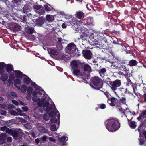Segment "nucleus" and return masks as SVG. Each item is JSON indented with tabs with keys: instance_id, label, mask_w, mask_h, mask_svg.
Masks as SVG:
<instances>
[{
	"instance_id": "nucleus-1",
	"label": "nucleus",
	"mask_w": 146,
	"mask_h": 146,
	"mask_svg": "<svg viewBox=\"0 0 146 146\" xmlns=\"http://www.w3.org/2000/svg\"><path fill=\"white\" fill-rule=\"evenodd\" d=\"M104 124L107 129L111 132L116 131L120 127V123L118 119L116 118L108 119Z\"/></svg>"
},
{
	"instance_id": "nucleus-33",
	"label": "nucleus",
	"mask_w": 146,
	"mask_h": 146,
	"mask_svg": "<svg viewBox=\"0 0 146 146\" xmlns=\"http://www.w3.org/2000/svg\"><path fill=\"white\" fill-rule=\"evenodd\" d=\"M31 81V80L29 77L27 76L26 77L23 79L24 83L27 84H29Z\"/></svg>"
},
{
	"instance_id": "nucleus-52",
	"label": "nucleus",
	"mask_w": 146,
	"mask_h": 146,
	"mask_svg": "<svg viewBox=\"0 0 146 146\" xmlns=\"http://www.w3.org/2000/svg\"><path fill=\"white\" fill-rule=\"evenodd\" d=\"M13 130L11 129H10L7 127L5 132L11 135Z\"/></svg>"
},
{
	"instance_id": "nucleus-18",
	"label": "nucleus",
	"mask_w": 146,
	"mask_h": 146,
	"mask_svg": "<svg viewBox=\"0 0 146 146\" xmlns=\"http://www.w3.org/2000/svg\"><path fill=\"white\" fill-rule=\"evenodd\" d=\"M64 17L65 18L68 19V20L66 21L68 23H69L72 25H73V24H74V23H73L74 22L73 21L71 15L66 14Z\"/></svg>"
},
{
	"instance_id": "nucleus-28",
	"label": "nucleus",
	"mask_w": 146,
	"mask_h": 146,
	"mask_svg": "<svg viewBox=\"0 0 146 146\" xmlns=\"http://www.w3.org/2000/svg\"><path fill=\"white\" fill-rule=\"evenodd\" d=\"M115 3L114 1H108L107 2V4L109 8H113L115 5Z\"/></svg>"
},
{
	"instance_id": "nucleus-41",
	"label": "nucleus",
	"mask_w": 146,
	"mask_h": 146,
	"mask_svg": "<svg viewBox=\"0 0 146 146\" xmlns=\"http://www.w3.org/2000/svg\"><path fill=\"white\" fill-rule=\"evenodd\" d=\"M50 116L47 113L45 114L43 116V119L46 121L48 120L50 118Z\"/></svg>"
},
{
	"instance_id": "nucleus-48",
	"label": "nucleus",
	"mask_w": 146,
	"mask_h": 146,
	"mask_svg": "<svg viewBox=\"0 0 146 146\" xmlns=\"http://www.w3.org/2000/svg\"><path fill=\"white\" fill-rule=\"evenodd\" d=\"M0 108L5 110H7L8 108V107L7 106V105L5 104H0Z\"/></svg>"
},
{
	"instance_id": "nucleus-21",
	"label": "nucleus",
	"mask_w": 146,
	"mask_h": 146,
	"mask_svg": "<svg viewBox=\"0 0 146 146\" xmlns=\"http://www.w3.org/2000/svg\"><path fill=\"white\" fill-rule=\"evenodd\" d=\"M73 74L77 76H80L82 79L83 73L82 72H80L79 70L78 69H75L71 70Z\"/></svg>"
},
{
	"instance_id": "nucleus-14",
	"label": "nucleus",
	"mask_w": 146,
	"mask_h": 146,
	"mask_svg": "<svg viewBox=\"0 0 146 146\" xmlns=\"http://www.w3.org/2000/svg\"><path fill=\"white\" fill-rule=\"evenodd\" d=\"M117 100V98L114 97L110 98V99H108L107 101L108 103L110 104V105L112 107L115 106V102Z\"/></svg>"
},
{
	"instance_id": "nucleus-17",
	"label": "nucleus",
	"mask_w": 146,
	"mask_h": 146,
	"mask_svg": "<svg viewBox=\"0 0 146 146\" xmlns=\"http://www.w3.org/2000/svg\"><path fill=\"white\" fill-rule=\"evenodd\" d=\"M70 66L72 68L71 70L78 69L79 67V65L77 64V61L76 60H73L71 62Z\"/></svg>"
},
{
	"instance_id": "nucleus-24",
	"label": "nucleus",
	"mask_w": 146,
	"mask_h": 146,
	"mask_svg": "<svg viewBox=\"0 0 146 146\" xmlns=\"http://www.w3.org/2000/svg\"><path fill=\"white\" fill-rule=\"evenodd\" d=\"M138 63V62L136 60L132 59L128 62L127 65L133 66L137 65Z\"/></svg>"
},
{
	"instance_id": "nucleus-13",
	"label": "nucleus",
	"mask_w": 146,
	"mask_h": 146,
	"mask_svg": "<svg viewBox=\"0 0 146 146\" xmlns=\"http://www.w3.org/2000/svg\"><path fill=\"white\" fill-rule=\"evenodd\" d=\"M13 72L16 77L17 78H21L23 77L26 76V75L23 74L21 71L18 70H13Z\"/></svg>"
},
{
	"instance_id": "nucleus-51",
	"label": "nucleus",
	"mask_w": 146,
	"mask_h": 146,
	"mask_svg": "<svg viewBox=\"0 0 146 146\" xmlns=\"http://www.w3.org/2000/svg\"><path fill=\"white\" fill-rule=\"evenodd\" d=\"M66 140V137L64 136H63L61 138H59L58 140L59 141L60 143H64Z\"/></svg>"
},
{
	"instance_id": "nucleus-4",
	"label": "nucleus",
	"mask_w": 146,
	"mask_h": 146,
	"mask_svg": "<svg viewBox=\"0 0 146 146\" xmlns=\"http://www.w3.org/2000/svg\"><path fill=\"white\" fill-rule=\"evenodd\" d=\"M117 21L116 19L112 17H108L107 19V21H105L103 24V26L106 27L108 29H111L113 27L114 23Z\"/></svg>"
},
{
	"instance_id": "nucleus-26",
	"label": "nucleus",
	"mask_w": 146,
	"mask_h": 146,
	"mask_svg": "<svg viewBox=\"0 0 146 146\" xmlns=\"http://www.w3.org/2000/svg\"><path fill=\"white\" fill-rule=\"evenodd\" d=\"M104 83L107 84L110 88L112 81H111V79L109 77H107L104 80Z\"/></svg>"
},
{
	"instance_id": "nucleus-12",
	"label": "nucleus",
	"mask_w": 146,
	"mask_h": 146,
	"mask_svg": "<svg viewBox=\"0 0 146 146\" xmlns=\"http://www.w3.org/2000/svg\"><path fill=\"white\" fill-rule=\"evenodd\" d=\"M84 16V13L80 10L76 11L75 14V17L80 19H83Z\"/></svg>"
},
{
	"instance_id": "nucleus-47",
	"label": "nucleus",
	"mask_w": 146,
	"mask_h": 146,
	"mask_svg": "<svg viewBox=\"0 0 146 146\" xmlns=\"http://www.w3.org/2000/svg\"><path fill=\"white\" fill-rule=\"evenodd\" d=\"M52 123H56L57 122V120L55 117H52L50 120Z\"/></svg>"
},
{
	"instance_id": "nucleus-27",
	"label": "nucleus",
	"mask_w": 146,
	"mask_h": 146,
	"mask_svg": "<svg viewBox=\"0 0 146 146\" xmlns=\"http://www.w3.org/2000/svg\"><path fill=\"white\" fill-rule=\"evenodd\" d=\"M88 38V35L86 33H82L80 36V38H81L83 41L87 40Z\"/></svg>"
},
{
	"instance_id": "nucleus-42",
	"label": "nucleus",
	"mask_w": 146,
	"mask_h": 146,
	"mask_svg": "<svg viewBox=\"0 0 146 146\" xmlns=\"http://www.w3.org/2000/svg\"><path fill=\"white\" fill-rule=\"evenodd\" d=\"M21 1V0H12V2L15 5L17 6L20 4Z\"/></svg>"
},
{
	"instance_id": "nucleus-61",
	"label": "nucleus",
	"mask_w": 146,
	"mask_h": 146,
	"mask_svg": "<svg viewBox=\"0 0 146 146\" xmlns=\"http://www.w3.org/2000/svg\"><path fill=\"white\" fill-rule=\"evenodd\" d=\"M42 6L40 5H34L33 8L36 10H38L41 8Z\"/></svg>"
},
{
	"instance_id": "nucleus-10",
	"label": "nucleus",
	"mask_w": 146,
	"mask_h": 146,
	"mask_svg": "<svg viewBox=\"0 0 146 146\" xmlns=\"http://www.w3.org/2000/svg\"><path fill=\"white\" fill-rule=\"evenodd\" d=\"M48 51L50 56L53 58L56 57L58 54V52L55 48H50L48 49Z\"/></svg>"
},
{
	"instance_id": "nucleus-46",
	"label": "nucleus",
	"mask_w": 146,
	"mask_h": 146,
	"mask_svg": "<svg viewBox=\"0 0 146 146\" xmlns=\"http://www.w3.org/2000/svg\"><path fill=\"white\" fill-rule=\"evenodd\" d=\"M119 62L120 64L122 66L123 65V64H126L127 65L128 63V62H127V60H120L119 61Z\"/></svg>"
},
{
	"instance_id": "nucleus-59",
	"label": "nucleus",
	"mask_w": 146,
	"mask_h": 146,
	"mask_svg": "<svg viewBox=\"0 0 146 146\" xmlns=\"http://www.w3.org/2000/svg\"><path fill=\"white\" fill-rule=\"evenodd\" d=\"M122 104L119 101L118 99H117V100L116 102H115V105H116L117 107H121Z\"/></svg>"
},
{
	"instance_id": "nucleus-38",
	"label": "nucleus",
	"mask_w": 146,
	"mask_h": 146,
	"mask_svg": "<svg viewBox=\"0 0 146 146\" xmlns=\"http://www.w3.org/2000/svg\"><path fill=\"white\" fill-rule=\"evenodd\" d=\"M118 100L122 104H124L126 102V98L124 97H122L121 98Z\"/></svg>"
},
{
	"instance_id": "nucleus-40",
	"label": "nucleus",
	"mask_w": 146,
	"mask_h": 146,
	"mask_svg": "<svg viewBox=\"0 0 146 146\" xmlns=\"http://www.w3.org/2000/svg\"><path fill=\"white\" fill-rule=\"evenodd\" d=\"M6 138V136L5 134H0V141H4Z\"/></svg>"
},
{
	"instance_id": "nucleus-50",
	"label": "nucleus",
	"mask_w": 146,
	"mask_h": 146,
	"mask_svg": "<svg viewBox=\"0 0 146 146\" xmlns=\"http://www.w3.org/2000/svg\"><path fill=\"white\" fill-rule=\"evenodd\" d=\"M14 84H20L21 83V80L19 78H16L14 80Z\"/></svg>"
},
{
	"instance_id": "nucleus-32",
	"label": "nucleus",
	"mask_w": 146,
	"mask_h": 146,
	"mask_svg": "<svg viewBox=\"0 0 146 146\" xmlns=\"http://www.w3.org/2000/svg\"><path fill=\"white\" fill-rule=\"evenodd\" d=\"M36 23L37 24L41 25L44 24V20L41 18L37 19L36 20Z\"/></svg>"
},
{
	"instance_id": "nucleus-39",
	"label": "nucleus",
	"mask_w": 146,
	"mask_h": 146,
	"mask_svg": "<svg viewBox=\"0 0 146 146\" xmlns=\"http://www.w3.org/2000/svg\"><path fill=\"white\" fill-rule=\"evenodd\" d=\"M6 66V64L5 63L0 62V70L4 71V69Z\"/></svg>"
},
{
	"instance_id": "nucleus-34",
	"label": "nucleus",
	"mask_w": 146,
	"mask_h": 146,
	"mask_svg": "<svg viewBox=\"0 0 146 146\" xmlns=\"http://www.w3.org/2000/svg\"><path fill=\"white\" fill-rule=\"evenodd\" d=\"M106 71V69L105 68H103L101 69L99 71V73L102 77H103L104 76V73H105Z\"/></svg>"
},
{
	"instance_id": "nucleus-22",
	"label": "nucleus",
	"mask_w": 146,
	"mask_h": 146,
	"mask_svg": "<svg viewBox=\"0 0 146 146\" xmlns=\"http://www.w3.org/2000/svg\"><path fill=\"white\" fill-rule=\"evenodd\" d=\"M13 66L12 64H7L6 67V70L8 73H10L13 70Z\"/></svg>"
},
{
	"instance_id": "nucleus-3",
	"label": "nucleus",
	"mask_w": 146,
	"mask_h": 146,
	"mask_svg": "<svg viewBox=\"0 0 146 146\" xmlns=\"http://www.w3.org/2000/svg\"><path fill=\"white\" fill-rule=\"evenodd\" d=\"M90 85L94 89L99 90L102 87L103 82L100 78L95 76L90 80Z\"/></svg>"
},
{
	"instance_id": "nucleus-11",
	"label": "nucleus",
	"mask_w": 146,
	"mask_h": 146,
	"mask_svg": "<svg viewBox=\"0 0 146 146\" xmlns=\"http://www.w3.org/2000/svg\"><path fill=\"white\" fill-rule=\"evenodd\" d=\"M146 123H142L140 124L138 128V131L139 132V136H141L142 133L146 130V125L145 124Z\"/></svg>"
},
{
	"instance_id": "nucleus-64",
	"label": "nucleus",
	"mask_w": 146,
	"mask_h": 146,
	"mask_svg": "<svg viewBox=\"0 0 146 146\" xmlns=\"http://www.w3.org/2000/svg\"><path fill=\"white\" fill-rule=\"evenodd\" d=\"M25 127L28 129H30L31 128V126L29 124H26L25 125Z\"/></svg>"
},
{
	"instance_id": "nucleus-62",
	"label": "nucleus",
	"mask_w": 146,
	"mask_h": 146,
	"mask_svg": "<svg viewBox=\"0 0 146 146\" xmlns=\"http://www.w3.org/2000/svg\"><path fill=\"white\" fill-rule=\"evenodd\" d=\"M28 15L27 14V15H24L23 16V18L22 19V21L24 23H27V19L26 17Z\"/></svg>"
},
{
	"instance_id": "nucleus-9",
	"label": "nucleus",
	"mask_w": 146,
	"mask_h": 146,
	"mask_svg": "<svg viewBox=\"0 0 146 146\" xmlns=\"http://www.w3.org/2000/svg\"><path fill=\"white\" fill-rule=\"evenodd\" d=\"M137 119L142 123H146V110H145L141 112Z\"/></svg>"
},
{
	"instance_id": "nucleus-43",
	"label": "nucleus",
	"mask_w": 146,
	"mask_h": 146,
	"mask_svg": "<svg viewBox=\"0 0 146 146\" xmlns=\"http://www.w3.org/2000/svg\"><path fill=\"white\" fill-rule=\"evenodd\" d=\"M33 91V89L30 86L28 87L27 89V93L28 95H31Z\"/></svg>"
},
{
	"instance_id": "nucleus-55",
	"label": "nucleus",
	"mask_w": 146,
	"mask_h": 146,
	"mask_svg": "<svg viewBox=\"0 0 146 146\" xmlns=\"http://www.w3.org/2000/svg\"><path fill=\"white\" fill-rule=\"evenodd\" d=\"M50 128L51 130L53 131H56L57 130L56 126L54 124L51 125V126Z\"/></svg>"
},
{
	"instance_id": "nucleus-53",
	"label": "nucleus",
	"mask_w": 146,
	"mask_h": 146,
	"mask_svg": "<svg viewBox=\"0 0 146 146\" xmlns=\"http://www.w3.org/2000/svg\"><path fill=\"white\" fill-rule=\"evenodd\" d=\"M29 133V134L33 138H34L36 137L35 134V133L33 130L30 131Z\"/></svg>"
},
{
	"instance_id": "nucleus-16",
	"label": "nucleus",
	"mask_w": 146,
	"mask_h": 146,
	"mask_svg": "<svg viewBox=\"0 0 146 146\" xmlns=\"http://www.w3.org/2000/svg\"><path fill=\"white\" fill-rule=\"evenodd\" d=\"M56 111H50L49 113V115L52 117H55L56 115H57V117L58 119L59 120L60 115L59 111L56 110Z\"/></svg>"
},
{
	"instance_id": "nucleus-44",
	"label": "nucleus",
	"mask_w": 146,
	"mask_h": 146,
	"mask_svg": "<svg viewBox=\"0 0 146 146\" xmlns=\"http://www.w3.org/2000/svg\"><path fill=\"white\" fill-rule=\"evenodd\" d=\"M34 31V29L33 28L30 27L26 31V32L27 33L30 34H32Z\"/></svg>"
},
{
	"instance_id": "nucleus-6",
	"label": "nucleus",
	"mask_w": 146,
	"mask_h": 146,
	"mask_svg": "<svg viewBox=\"0 0 146 146\" xmlns=\"http://www.w3.org/2000/svg\"><path fill=\"white\" fill-rule=\"evenodd\" d=\"M11 135L12 136L14 139L20 142L22 139V135L19 132L16 130H13Z\"/></svg>"
},
{
	"instance_id": "nucleus-49",
	"label": "nucleus",
	"mask_w": 146,
	"mask_h": 146,
	"mask_svg": "<svg viewBox=\"0 0 146 146\" xmlns=\"http://www.w3.org/2000/svg\"><path fill=\"white\" fill-rule=\"evenodd\" d=\"M37 96H35L32 98V101L34 102H37L38 100H40V98H37Z\"/></svg>"
},
{
	"instance_id": "nucleus-37",
	"label": "nucleus",
	"mask_w": 146,
	"mask_h": 146,
	"mask_svg": "<svg viewBox=\"0 0 146 146\" xmlns=\"http://www.w3.org/2000/svg\"><path fill=\"white\" fill-rule=\"evenodd\" d=\"M27 90V87L25 85L23 84L22 85L21 87V91L22 93H25L26 92Z\"/></svg>"
},
{
	"instance_id": "nucleus-25",
	"label": "nucleus",
	"mask_w": 146,
	"mask_h": 146,
	"mask_svg": "<svg viewBox=\"0 0 146 146\" xmlns=\"http://www.w3.org/2000/svg\"><path fill=\"white\" fill-rule=\"evenodd\" d=\"M38 131L42 133H48V131L44 127L40 126L38 127Z\"/></svg>"
},
{
	"instance_id": "nucleus-8",
	"label": "nucleus",
	"mask_w": 146,
	"mask_h": 146,
	"mask_svg": "<svg viewBox=\"0 0 146 146\" xmlns=\"http://www.w3.org/2000/svg\"><path fill=\"white\" fill-rule=\"evenodd\" d=\"M83 56L86 59L90 60L91 59L92 54L90 50H85L83 51Z\"/></svg>"
},
{
	"instance_id": "nucleus-45",
	"label": "nucleus",
	"mask_w": 146,
	"mask_h": 146,
	"mask_svg": "<svg viewBox=\"0 0 146 146\" xmlns=\"http://www.w3.org/2000/svg\"><path fill=\"white\" fill-rule=\"evenodd\" d=\"M53 108L52 107L50 106H48L44 110L47 112H48L52 110Z\"/></svg>"
},
{
	"instance_id": "nucleus-20",
	"label": "nucleus",
	"mask_w": 146,
	"mask_h": 146,
	"mask_svg": "<svg viewBox=\"0 0 146 146\" xmlns=\"http://www.w3.org/2000/svg\"><path fill=\"white\" fill-rule=\"evenodd\" d=\"M45 9L46 11L49 12L55 11L53 7H51L50 5L47 4L44 5Z\"/></svg>"
},
{
	"instance_id": "nucleus-29",
	"label": "nucleus",
	"mask_w": 146,
	"mask_h": 146,
	"mask_svg": "<svg viewBox=\"0 0 146 146\" xmlns=\"http://www.w3.org/2000/svg\"><path fill=\"white\" fill-rule=\"evenodd\" d=\"M32 94L33 96H36V95H38V96H39L42 95V93L40 90L35 89L33 92Z\"/></svg>"
},
{
	"instance_id": "nucleus-35",
	"label": "nucleus",
	"mask_w": 146,
	"mask_h": 146,
	"mask_svg": "<svg viewBox=\"0 0 146 146\" xmlns=\"http://www.w3.org/2000/svg\"><path fill=\"white\" fill-rule=\"evenodd\" d=\"M15 80V76L13 74H11L9 77L8 82L9 83H11Z\"/></svg>"
},
{
	"instance_id": "nucleus-54",
	"label": "nucleus",
	"mask_w": 146,
	"mask_h": 146,
	"mask_svg": "<svg viewBox=\"0 0 146 146\" xmlns=\"http://www.w3.org/2000/svg\"><path fill=\"white\" fill-rule=\"evenodd\" d=\"M57 39L58 40V43L59 44H60V45L62 47V42L63 41L61 37H59L57 38Z\"/></svg>"
},
{
	"instance_id": "nucleus-23",
	"label": "nucleus",
	"mask_w": 146,
	"mask_h": 146,
	"mask_svg": "<svg viewBox=\"0 0 146 146\" xmlns=\"http://www.w3.org/2000/svg\"><path fill=\"white\" fill-rule=\"evenodd\" d=\"M86 22L89 25L93 26L94 25L93 19L91 17H88L86 19Z\"/></svg>"
},
{
	"instance_id": "nucleus-7",
	"label": "nucleus",
	"mask_w": 146,
	"mask_h": 146,
	"mask_svg": "<svg viewBox=\"0 0 146 146\" xmlns=\"http://www.w3.org/2000/svg\"><path fill=\"white\" fill-rule=\"evenodd\" d=\"M76 48L75 44L73 43H71L68 45L66 49L68 53L72 54L75 51Z\"/></svg>"
},
{
	"instance_id": "nucleus-15",
	"label": "nucleus",
	"mask_w": 146,
	"mask_h": 146,
	"mask_svg": "<svg viewBox=\"0 0 146 146\" xmlns=\"http://www.w3.org/2000/svg\"><path fill=\"white\" fill-rule=\"evenodd\" d=\"M21 27L16 23H13L12 25V29L13 32H16L21 31Z\"/></svg>"
},
{
	"instance_id": "nucleus-19",
	"label": "nucleus",
	"mask_w": 146,
	"mask_h": 146,
	"mask_svg": "<svg viewBox=\"0 0 146 146\" xmlns=\"http://www.w3.org/2000/svg\"><path fill=\"white\" fill-rule=\"evenodd\" d=\"M132 118L130 120L128 119V124L131 128L133 129H135L136 126V122L134 121H132L131 120Z\"/></svg>"
},
{
	"instance_id": "nucleus-36",
	"label": "nucleus",
	"mask_w": 146,
	"mask_h": 146,
	"mask_svg": "<svg viewBox=\"0 0 146 146\" xmlns=\"http://www.w3.org/2000/svg\"><path fill=\"white\" fill-rule=\"evenodd\" d=\"M119 89L120 91L122 92V94L124 93V94H126L128 93H128H129V91H128L127 88L125 89L123 87H121Z\"/></svg>"
},
{
	"instance_id": "nucleus-31",
	"label": "nucleus",
	"mask_w": 146,
	"mask_h": 146,
	"mask_svg": "<svg viewBox=\"0 0 146 146\" xmlns=\"http://www.w3.org/2000/svg\"><path fill=\"white\" fill-rule=\"evenodd\" d=\"M8 76L7 74H2L0 77L1 80L3 81H5L7 79Z\"/></svg>"
},
{
	"instance_id": "nucleus-5",
	"label": "nucleus",
	"mask_w": 146,
	"mask_h": 146,
	"mask_svg": "<svg viewBox=\"0 0 146 146\" xmlns=\"http://www.w3.org/2000/svg\"><path fill=\"white\" fill-rule=\"evenodd\" d=\"M121 85V80L117 79L112 81L110 88L112 91L116 94V90L118 89Z\"/></svg>"
},
{
	"instance_id": "nucleus-63",
	"label": "nucleus",
	"mask_w": 146,
	"mask_h": 146,
	"mask_svg": "<svg viewBox=\"0 0 146 146\" xmlns=\"http://www.w3.org/2000/svg\"><path fill=\"white\" fill-rule=\"evenodd\" d=\"M10 93H11V96L12 97H13V98H14V97H17V94L15 92H10Z\"/></svg>"
},
{
	"instance_id": "nucleus-2",
	"label": "nucleus",
	"mask_w": 146,
	"mask_h": 146,
	"mask_svg": "<svg viewBox=\"0 0 146 146\" xmlns=\"http://www.w3.org/2000/svg\"><path fill=\"white\" fill-rule=\"evenodd\" d=\"M83 69L82 72V81L86 83H88L90 78V73L91 72V68L90 66L87 64H84L82 66Z\"/></svg>"
},
{
	"instance_id": "nucleus-30",
	"label": "nucleus",
	"mask_w": 146,
	"mask_h": 146,
	"mask_svg": "<svg viewBox=\"0 0 146 146\" xmlns=\"http://www.w3.org/2000/svg\"><path fill=\"white\" fill-rule=\"evenodd\" d=\"M97 35L98 39L100 41L102 40L104 36V34L102 33H98Z\"/></svg>"
},
{
	"instance_id": "nucleus-58",
	"label": "nucleus",
	"mask_w": 146,
	"mask_h": 146,
	"mask_svg": "<svg viewBox=\"0 0 146 146\" xmlns=\"http://www.w3.org/2000/svg\"><path fill=\"white\" fill-rule=\"evenodd\" d=\"M23 9V11L24 12H27L28 11L30 10V9L28 7V6H24Z\"/></svg>"
},
{
	"instance_id": "nucleus-60",
	"label": "nucleus",
	"mask_w": 146,
	"mask_h": 146,
	"mask_svg": "<svg viewBox=\"0 0 146 146\" xmlns=\"http://www.w3.org/2000/svg\"><path fill=\"white\" fill-rule=\"evenodd\" d=\"M133 89V92L138 97H139L138 96H139L140 97H141L140 94L139 93L136 92V90L137 89H135V88L134 86H133L132 87Z\"/></svg>"
},
{
	"instance_id": "nucleus-56",
	"label": "nucleus",
	"mask_w": 146,
	"mask_h": 146,
	"mask_svg": "<svg viewBox=\"0 0 146 146\" xmlns=\"http://www.w3.org/2000/svg\"><path fill=\"white\" fill-rule=\"evenodd\" d=\"M126 85L127 86H129L130 85H131L132 87L133 86L132 82L129 79L128 80Z\"/></svg>"
},
{
	"instance_id": "nucleus-57",
	"label": "nucleus",
	"mask_w": 146,
	"mask_h": 146,
	"mask_svg": "<svg viewBox=\"0 0 146 146\" xmlns=\"http://www.w3.org/2000/svg\"><path fill=\"white\" fill-rule=\"evenodd\" d=\"M46 19L47 21L50 22L52 21H53L52 19V17L49 15H47L46 16Z\"/></svg>"
}]
</instances>
